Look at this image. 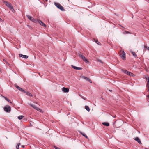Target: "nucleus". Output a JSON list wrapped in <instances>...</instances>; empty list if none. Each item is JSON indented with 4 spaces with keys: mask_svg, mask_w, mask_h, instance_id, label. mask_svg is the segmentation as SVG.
<instances>
[{
    "mask_svg": "<svg viewBox=\"0 0 149 149\" xmlns=\"http://www.w3.org/2000/svg\"><path fill=\"white\" fill-rule=\"evenodd\" d=\"M54 147L55 149H57V148H58V147L55 146H54Z\"/></svg>",
    "mask_w": 149,
    "mask_h": 149,
    "instance_id": "c85d7f7f",
    "label": "nucleus"
},
{
    "mask_svg": "<svg viewBox=\"0 0 149 149\" xmlns=\"http://www.w3.org/2000/svg\"><path fill=\"white\" fill-rule=\"evenodd\" d=\"M25 93H26V95L29 96H32V94L31 93H30L29 92H26V91Z\"/></svg>",
    "mask_w": 149,
    "mask_h": 149,
    "instance_id": "5701e85b",
    "label": "nucleus"
},
{
    "mask_svg": "<svg viewBox=\"0 0 149 149\" xmlns=\"http://www.w3.org/2000/svg\"><path fill=\"white\" fill-rule=\"evenodd\" d=\"M15 86L17 89H18L24 93H26V91H25L22 88L19 87V86L17 85H15Z\"/></svg>",
    "mask_w": 149,
    "mask_h": 149,
    "instance_id": "9d476101",
    "label": "nucleus"
},
{
    "mask_svg": "<svg viewBox=\"0 0 149 149\" xmlns=\"http://www.w3.org/2000/svg\"><path fill=\"white\" fill-rule=\"evenodd\" d=\"M57 149H60V148H57Z\"/></svg>",
    "mask_w": 149,
    "mask_h": 149,
    "instance_id": "72a5a7b5",
    "label": "nucleus"
},
{
    "mask_svg": "<svg viewBox=\"0 0 149 149\" xmlns=\"http://www.w3.org/2000/svg\"><path fill=\"white\" fill-rule=\"evenodd\" d=\"M109 91H112V90H109Z\"/></svg>",
    "mask_w": 149,
    "mask_h": 149,
    "instance_id": "f704fd0d",
    "label": "nucleus"
},
{
    "mask_svg": "<svg viewBox=\"0 0 149 149\" xmlns=\"http://www.w3.org/2000/svg\"><path fill=\"white\" fill-rule=\"evenodd\" d=\"M98 61L100 62V63H103V61L102 60H100L98 59Z\"/></svg>",
    "mask_w": 149,
    "mask_h": 149,
    "instance_id": "bb28decb",
    "label": "nucleus"
},
{
    "mask_svg": "<svg viewBox=\"0 0 149 149\" xmlns=\"http://www.w3.org/2000/svg\"><path fill=\"white\" fill-rule=\"evenodd\" d=\"M93 41H95V42L97 44H98V45H101V43L99 42L97 40H96L95 39H93Z\"/></svg>",
    "mask_w": 149,
    "mask_h": 149,
    "instance_id": "a211bd4d",
    "label": "nucleus"
},
{
    "mask_svg": "<svg viewBox=\"0 0 149 149\" xmlns=\"http://www.w3.org/2000/svg\"><path fill=\"white\" fill-rule=\"evenodd\" d=\"M22 146L23 148H24V147L23 146Z\"/></svg>",
    "mask_w": 149,
    "mask_h": 149,
    "instance_id": "473e14b6",
    "label": "nucleus"
},
{
    "mask_svg": "<svg viewBox=\"0 0 149 149\" xmlns=\"http://www.w3.org/2000/svg\"><path fill=\"white\" fill-rule=\"evenodd\" d=\"M54 4L57 7V8L61 10V11H63L65 10L63 7L59 3L55 2L54 3Z\"/></svg>",
    "mask_w": 149,
    "mask_h": 149,
    "instance_id": "7ed1b4c3",
    "label": "nucleus"
},
{
    "mask_svg": "<svg viewBox=\"0 0 149 149\" xmlns=\"http://www.w3.org/2000/svg\"><path fill=\"white\" fill-rule=\"evenodd\" d=\"M130 52L131 53L132 55L134 56V57H135V58L137 57V55L133 51L131 50H130Z\"/></svg>",
    "mask_w": 149,
    "mask_h": 149,
    "instance_id": "2eb2a0df",
    "label": "nucleus"
},
{
    "mask_svg": "<svg viewBox=\"0 0 149 149\" xmlns=\"http://www.w3.org/2000/svg\"><path fill=\"white\" fill-rule=\"evenodd\" d=\"M147 87V91H149V86H146Z\"/></svg>",
    "mask_w": 149,
    "mask_h": 149,
    "instance_id": "a878e982",
    "label": "nucleus"
},
{
    "mask_svg": "<svg viewBox=\"0 0 149 149\" xmlns=\"http://www.w3.org/2000/svg\"><path fill=\"white\" fill-rule=\"evenodd\" d=\"M122 71L125 74H127L128 75L133 76V74L127 70L122 69Z\"/></svg>",
    "mask_w": 149,
    "mask_h": 149,
    "instance_id": "0eeeda50",
    "label": "nucleus"
},
{
    "mask_svg": "<svg viewBox=\"0 0 149 149\" xmlns=\"http://www.w3.org/2000/svg\"><path fill=\"white\" fill-rule=\"evenodd\" d=\"M20 145V143H18L17 144L16 146V148L17 149H19V146Z\"/></svg>",
    "mask_w": 149,
    "mask_h": 149,
    "instance_id": "b1692460",
    "label": "nucleus"
},
{
    "mask_svg": "<svg viewBox=\"0 0 149 149\" xmlns=\"http://www.w3.org/2000/svg\"><path fill=\"white\" fill-rule=\"evenodd\" d=\"M78 54L79 56L84 61L86 62V63L89 62V61L84 56L82 55L81 53L79 52L78 53Z\"/></svg>",
    "mask_w": 149,
    "mask_h": 149,
    "instance_id": "f03ea898",
    "label": "nucleus"
},
{
    "mask_svg": "<svg viewBox=\"0 0 149 149\" xmlns=\"http://www.w3.org/2000/svg\"><path fill=\"white\" fill-rule=\"evenodd\" d=\"M102 124L107 126H108L109 125V124L107 122H104L102 123Z\"/></svg>",
    "mask_w": 149,
    "mask_h": 149,
    "instance_id": "6ab92c4d",
    "label": "nucleus"
},
{
    "mask_svg": "<svg viewBox=\"0 0 149 149\" xmlns=\"http://www.w3.org/2000/svg\"><path fill=\"white\" fill-rule=\"evenodd\" d=\"M29 105L35 109H36L39 111H42L40 108L36 107L35 105L32 104H30Z\"/></svg>",
    "mask_w": 149,
    "mask_h": 149,
    "instance_id": "423d86ee",
    "label": "nucleus"
},
{
    "mask_svg": "<svg viewBox=\"0 0 149 149\" xmlns=\"http://www.w3.org/2000/svg\"><path fill=\"white\" fill-rule=\"evenodd\" d=\"M62 91L64 93H68L69 91V89L66 88L65 87H63L62 88Z\"/></svg>",
    "mask_w": 149,
    "mask_h": 149,
    "instance_id": "9b49d317",
    "label": "nucleus"
},
{
    "mask_svg": "<svg viewBox=\"0 0 149 149\" xmlns=\"http://www.w3.org/2000/svg\"><path fill=\"white\" fill-rule=\"evenodd\" d=\"M71 67L74 69L77 70H82V68L77 67L75 66H74L73 65H72L71 66Z\"/></svg>",
    "mask_w": 149,
    "mask_h": 149,
    "instance_id": "f8f14e48",
    "label": "nucleus"
},
{
    "mask_svg": "<svg viewBox=\"0 0 149 149\" xmlns=\"http://www.w3.org/2000/svg\"><path fill=\"white\" fill-rule=\"evenodd\" d=\"M20 57H22L25 59H27L28 58V56L26 55H23L21 54H19Z\"/></svg>",
    "mask_w": 149,
    "mask_h": 149,
    "instance_id": "ddd939ff",
    "label": "nucleus"
},
{
    "mask_svg": "<svg viewBox=\"0 0 149 149\" xmlns=\"http://www.w3.org/2000/svg\"><path fill=\"white\" fill-rule=\"evenodd\" d=\"M149 1V0H148Z\"/></svg>",
    "mask_w": 149,
    "mask_h": 149,
    "instance_id": "c9c22d12",
    "label": "nucleus"
},
{
    "mask_svg": "<svg viewBox=\"0 0 149 149\" xmlns=\"http://www.w3.org/2000/svg\"><path fill=\"white\" fill-rule=\"evenodd\" d=\"M148 49L149 50V47H148Z\"/></svg>",
    "mask_w": 149,
    "mask_h": 149,
    "instance_id": "7c9ffc66",
    "label": "nucleus"
},
{
    "mask_svg": "<svg viewBox=\"0 0 149 149\" xmlns=\"http://www.w3.org/2000/svg\"><path fill=\"white\" fill-rule=\"evenodd\" d=\"M3 97L8 102H9V103H12V102H11V101L9 99H8V98H6V97H4V96H3Z\"/></svg>",
    "mask_w": 149,
    "mask_h": 149,
    "instance_id": "4be33fe9",
    "label": "nucleus"
},
{
    "mask_svg": "<svg viewBox=\"0 0 149 149\" xmlns=\"http://www.w3.org/2000/svg\"><path fill=\"white\" fill-rule=\"evenodd\" d=\"M145 78L146 80L148 81V82L146 85V86H149V77L147 76L145 77Z\"/></svg>",
    "mask_w": 149,
    "mask_h": 149,
    "instance_id": "f3484780",
    "label": "nucleus"
},
{
    "mask_svg": "<svg viewBox=\"0 0 149 149\" xmlns=\"http://www.w3.org/2000/svg\"><path fill=\"white\" fill-rule=\"evenodd\" d=\"M23 117V116H18V118L19 120H21Z\"/></svg>",
    "mask_w": 149,
    "mask_h": 149,
    "instance_id": "393cba45",
    "label": "nucleus"
},
{
    "mask_svg": "<svg viewBox=\"0 0 149 149\" xmlns=\"http://www.w3.org/2000/svg\"><path fill=\"white\" fill-rule=\"evenodd\" d=\"M81 96V97L83 99H84V100H86V98H85V97H82V96H81Z\"/></svg>",
    "mask_w": 149,
    "mask_h": 149,
    "instance_id": "cd10ccee",
    "label": "nucleus"
},
{
    "mask_svg": "<svg viewBox=\"0 0 149 149\" xmlns=\"http://www.w3.org/2000/svg\"><path fill=\"white\" fill-rule=\"evenodd\" d=\"M26 17L34 23H37V20H36L33 18L28 15H26Z\"/></svg>",
    "mask_w": 149,
    "mask_h": 149,
    "instance_id": "39448f33",
    "label": "nucleus"
},
{
    "mask_svg": "<svg viewBox=\"0 0 149 149\" xmlns=\"http://www.w3.org/2000/svg\"><path fill=\"white\" fill-rule=\"evenodd\" d=\"M5 4L7 6V7H8L10 9H13V10H14V9H13V6L11 5V4L7 2H6L5 3Z\"/></svg>",
    "mask_w": 149,
    "mask_h": 149,
    "instance_id": "6e6552de",
    "label": "nucleus"
},
{
    "mask_svg": "<svg viewBox=\"0 0 149 149\" xmlns=\"http://www.w3.org/2000/svg\"><path fill=\"white\" fill-rule=\"evenodd\" d=\"M134 139L135 140L137 141L139 144H142V143H141L140 139L139 138L136 137Z\"/></svg>",
    "mask_w": 149,
    "mask_h": 149,
    "instance_id": "dca6fc26",
    "label": "nucleus"
},
{
    "mask_svg": "<svg viewBox=\"0 0 149 149\" xmlns=\"http://www.w3.org/2000/svg\"><path fill=\"white\" fill-rule=\"evenodd\" d=\"M146 97L148 98V100H149V94H148L147 96H146Z\"/></svg>",
    "mask_w": 149,
    "mask_h": 149,
    "instance_id": "c756f323",
    "label": "nucleus"
},
{
    "mask_svg": "<svg viewBox=\"0 0 149 149\" xmlns=\"http://www.w3.org/2000/svg\"><path fill=\"white\" fill-rule=\"evenodd\" d=\"M84 79L88 81L90 83H92V81L91 80L88 78L87 77H86L83 76L82 77Z\"/></svg>",
    "mask_w": 149,
    "mask_h": 149,
    "instance_id": "4468645a",
    "label": "nucleus"
},
{
    "mask_svg": "<svg viewBox=\"0 0 149 149\" xmlns=\"http://www.w3.org/2000/svg\"><path fill=\"white\" fill-rule=\"evenodd\" d=\"M37 22H38L41 25L46 27V25L41 20H38Z\"/></svg>",
    "mask_w": 149,
    "mask_h": 149,
    "instance_id": "1a4fd4ad",
    "label": "nucleus"
},
{
    "mask_svg": "<svg viewBox=\"0 0 149 149\" xmlns=\"http://www.w3.org/2000/svg\"><path fill=\"white\" fill-rule=\"evenodd\" d=\"M85 109H86V110H87L89 112L90 111V109L89 107L87 106H85Z\"/></svg>",
    "mask_w": 149,
    "mask_h": 149,
    "instance_id": "412c9836",
    "label": "nucleus"
},
{
    "mask_svg": "<svg viewBox=\"0 0 149 149\" xmlns=\"http://www.w3.org/2000/svg\"><path fill=\"white\" fill-rule=\"evenodd\" d=\"M119 55L120 58L123 60L126 59V54L123 50H121L119 52Z\"/></svg>",
    "mask_w": 149,
    "mask_h": 149,
    "instance_id": "f257e3e1",
    "label": "nucleus"
},
{
    "mask_svg": "<svg viewBox=\"0 0 149 149\" xmlns=\"http://www.w3.org/2000/svg\"><path fill=\"white\" fill-rule=\"evenodd\" d=\"M1 20H2V19L1 18H0V21H1Z\"/></svg>",
    "mask_w": 149,
    "mask_h": 149,
    "instance_id": "2f4dec72",
    "label": "nucleus"
},
{
    "mask_svg": "<svg viewBox=\"0 0 149 149\" xmlns=\"http://www.w3.org/2000/svg\"><path fill=\"white\" fill-rule=\"evenodd\" d=\"M80 133L81 134L83 135L86 138L88 139V136L85 134L84 133H83L81 132H80Z\"/></svg>",
    "mask_w": 149,
    "mask_h": 149,
    "instance_id": "aec40b11",
    "label": "nucleus"
},
{
    "mask_svg": "<svg viewBox=\"0 0 149 149\" xmlns=\"http://www.w3.org/2000/svg\"><path fill=\"white\" fill-rule=\"evenodd\" d=\"M4 111L7 112H10L11 111V107L8 105H6L4 108Z\"/></svg>",
    "mask_w": 149,
    "mask_h": 149,
    "instance_id": "20e7f679",
    "label": "nucleus"
}]
</instances>
